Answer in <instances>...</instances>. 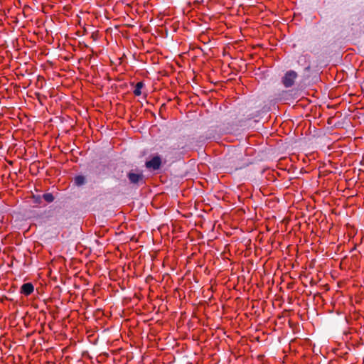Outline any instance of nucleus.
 Masks as SVG:
<instances>
[{
    "label": "nucleus",
    "instance_id": "nucleus-1",
    "mask_svg": "<svg viewBox=\"0 0 364 364\" xmlns=\"http://www.w3.org/2000/svg\"><path fill=\"white\" fill-rule=\"evenodd\" d=\"M241 159L240 154H235L225 158V163L227 167L237 170L242 168L241 163L240 161Z\"/></svg>",
    "mask_w": 364,
    "mask_h": 364
},
{
    "label": "nucleus",
    "instance_id": "nucleus-2",
    "mask_svg": "<svg viewBox=\"0 0 364 364\" xmlns=\"http://www.w3.org/2000/svg\"><path fill=\"white\" fill-rule=\"evenodd\" d=\"M297 73L294 70L287 71L282 79L284 86L287 88L294 85L295 80L297 78Z\"/></svg>",
    "mask_w": 364,
    "mask_h": 364
},
{
    "label": "nucleus",
    "instance_id": "nucleus-3",
    "mask_svg": "<svg viewBox=\"0 0 364 364\" xmlns=\"http://www.w3.org/2000/svg\"><path fill=\"white\" fill-rule=\"evenodd\" d=\"M161 165V159L159 156H154L151 160L146 161L145 166L149 169L158 170Z\"/></svg>",
    "mask_w": 364,
    "mask_h": 364
},
{
    "label": "nucleus",
    "instance_id": "nucleus-4",
    "mask_svg": "<svg viewBox=\"0 0 364 364\" xmlns=\"http://www.w3.org/2000/svg\"><path fill=\"white\" fill-rule=\"evenodd\" d=\"M33 290H34L33 285L31 283L28 282V283H25L21 286L20 291L21 294H23L26 296H28L33 292Z\"/></svg>",
    "mask_w": 364,
    "mask_h": 364
},
{
    "label": "nucleus",
    "instance_id": "nucleus-5",
    "mask_svg": "<svg viewBox=\"0 0 364 364\" xmlns=\"http://www.w3.org/2000/svg\"><path fill=\"white\" fill-rule=\"evenodd\" d=\"M127 177L129 181L134 184L138 183L140 181L143 180L142 173H135L132 171L128 173Z\"/></svg>",
    "mask_w": 364,
    "mask_h": 364
},
{
    "label": "nucleus",
    "instance_id": "nucleus-6",
    "mask_svg": "<svg viewBox=\"0 0 364 364\" xmlns=\"http://www.w3.org/2000/svg\"><path fill=\"white\" fill-rule=\"evenodd\" d=\"M299 63H301V62L307 63L306 66L305 67L306 71H309L311 69V64H310V56L308 55H301L299 58L298 60Z\"/></svg>",
    "mask_w": 364,
    "mask_h": 364
},
{
    "label": "nucleus",
    "instance_id": "nucleus-7",
    "mask_svg": "<svg viewBox=\"0 0 364 364\" xmlns=\"http://www.w3.org/2000/svg\"><path fill=\"white\" fill-rule=\"evenodd\" d=\"M74 182L77 186H82L85 183V178L81 175L77 176L75 177Z\"/></svg>",
    "mask_w": 364,
    "mask_h": 364
},
{
    "label": "nucleus",
    "instance_id": "nucleus-8",
    "mask_svg": "<svg viewBox=\"0 0 364 364\" xmlns=\"http://www.w3.org/2000/svg\"><path fill=\"white\" fill-rule=\"evenodd\" d=\"M144 84L143 82L140 81L139 82L136 83V86H135V89L134 90V94L136 95V96H139L141 95V88L144 87Z\"/></svg>",
    "mask_w": 364,
    "mask_h": 364
},
{
    "label": "nucleus",
    "instance_id": "nucleus-9",
    "mask_svg": "<svg viewBox=\"0 0 364 364\" xmlns=\"http://www.w3.org/2000/svg\"><path fill=\"white\" fill-rule=\"evenodd\" d=\"M42 198L48 203H52L55 199L53 195L50 193H44Z\"/></svg>",
    "mask_w": 364,
    "mask_h": 364
},
{
    "label": "nucleus",
    "instance_id": "nucleus-10",
    "mask_svg": "<svg viewBox=\"0 0 364 364\" xmlns=\"http://www.w3.org/2000/svg\"><path fill=\"white\" fill-rule=\"evenodd\" d=\"M42 196H33V199L35 203H40L41 200Z\"/></svg>",
    "mask_w": 364,
    "mask_h": 364
}]
</instances>
